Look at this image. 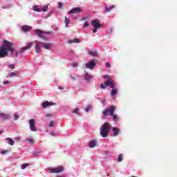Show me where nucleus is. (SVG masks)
Wrapping results in <instances>:
<instances>
[{"mask_svg": "<svg viewBox=\"0 0 177 177\" xmlns=\"http://www.w3.org/2000/svg\"><path fill=\"white\" fill-rule=\"evenodd\" d=\"M9 52L14 53L15 48H13V44L10 41L5 40L0 48V59L6 57Z\"/></svg>", "mask_w": 177, "mask_h": 177, "instance_id": "1", "label": "nucleus"}, {"mask_svg": "<svg viewBox=\"0 0 177 177\" xmlns=\"http://www.w3.org/2000/svg\"><path fill=\"white\" fill-rule=\"evenodd\" d=\"M110 129H111V125L109 122L104 123L100 128V135L102 138H107L110 133Z\"/></svg>", "mask_w": 177, "mask_h": 177, "instance_id": "2", "label": "nucleus"}, {"mask_svg": "<svg viewBox=\"0 0 177 177\" xmlns=\"http://www.w3.org/2000/svg\"><path fill=\"white\" fill-rule=\"evenodd\" d=\"M115 110V106H111L109 109H106L103 111L104 115H111V117H113V120L114 122H118V116L117 115H114V111Z\"/></svg>", "mask_w": 177, "mask_h": 177, "instance_id": "3", "label": "nucleus"}, {"mask_svg": "<svg viewBox=\"0 0 177 177\" xmlns=\"http://www.w3.org/2000/svg\"><path fill=\"white\" fill-rule=\"evenodd\" d=\"M47 171L50 172V174H60L64 171V166H57L55 168L48 167L47 168Z\"/></svg>", "mask_w": 177, "mask_h": 177, "instance_id": "4", "label": "nucleus"}, {"mask_svg": "<svg viewBox=\"0 0 177 177\" xmlns=\"http://www.w3.org/2000/svg\"><path fill=\"white\" fill-rule=\"evenodd\" d=\"M106 86H110L112 89H114L115 88V83L113 80H108L104 82V84H100L101 89H106Z\"/></svg>", "mask_w": 177, "mask_h": 177, "instance_id": "5", "label": "nucleus"}, {"mask_svg": "<svg viewBox=\"0 0 177 177\" xmlns=\"http://www.w3.org/2000/svg\"><path fill=\"white\" fill-rule=\"evenodd\" d=\"M91 26H93V32L94 34L97 32V30L102 27V24H100L97 20L92 21Z\"/></svg>", "mask_w": 177, "mask_h": 177, "instance_id": "6", "label": "nucleus"}, {"mask_svg": "<svg viewBox=\"0 0 177 177\" xmlns=\"http://www.w3.org/2000/svg\"><path fill=\"white\" fill-rule=\"evenodd\" d=\"M30 129L32 132H37V129L35 127V120L34 119H30L29 120Z\"/></svg>", "mask_w": 177, "mask_h": 177, "instance_id": "7", "label": "nucleus"}, {"mask_svg": "<svg viewBox=\"0 0 177 177\" xmlns=\"http://www.w3.org/2000/svg\"><path fill=\"white\" fill-rule=\"evenodd\" d=\"M50 106H56V103H55L53 102L46 101L42 103L41 109L44 110V109H46L47 107H50Z\"/></svg>", "mask_w": 177, "mask_h": 177, "instance_id": "8", "label": "nucleus"}, {"mask_svg": "<svg viewBox=\"0 0 177 177\" xmlns=\"http://www.w3.org/2000/svg\"><path fill=\"white\" fill-rule=\"evenodd\" d=\"M95 66H96L95 60H91L85 64L86 68H88L89 70H93V68H95Z\"/></svg>", "mask_w": 177, "mask_h": 177, "instance_id": "9", "label": "nucleus"}, {"mask_svg": "<svg viewBox=\"0 0 177 177\" xmlns=\"http://www.w3.org/2000/svg\"><path fill=\"white\" fill-rule=\"evenodd\" d=\"M0 118L1 120H10L12 117L10 113H0Z\"/></svg>", "mask_w": 177, "mask_h": 177, "instance_id": "10", "label": "nucleus"}, {"mask_svg": "<svg viewBox=\"0 0 177 177\" xmlns=\"http://www.w3.org/2000/svg\"><path fill=\"white\" fill-rule=\"evenodd\" d=\"M82 10L81 8H73L69 11V14L74 15L75 13H81Z\"/></svg>", "mask_w": 177, "mask_h": 177, "instance_id": "11", "label": "nucleus"}, {"mask_svg": "<svg viewBox=\"0 0 177 177\" xmlns=\"http://www.w3.org/2000/svg\"><path fill=\"white\" fill-rule=\"evenodd\" d=\"M35 32L39 38H44V35H45V32L39 29L35 30Z\"/></svg>", "mask_w": 177, "mask_h": 177, "instance_id": "12", "label": "nucleus"}, {"mask_svg": "<svg viewBox=\"0 0 177 177\" xmlns=\"http://www.w3.org/2000/svg\"><path fill=\"white\" fill-rule=\"evenodd\" d=\"M32 27L27 25H23L22 26H21V30H22L24 32H28V31H30V30H32Z\"/></svg>", "mask_w": 177, "mask_h": 177, "instance_id": "13", "label": "nucleus"}, {"mask_svg": "<svg viewBox=\"0 0 177 177\" xmlns=\"http://www.w3.org/2000/svg\"><path fill=\"white\" fill-rule=\"evenodd\" d=\"M31 46H32V43H28L27 46H26L25 47H23L20 51L19 53H23V52H24L25 50H28V49L31 48Z\"/></svg>", "mask_w": 177, "mask_h": 177, "instance_id": "14", "label": "nucleus"}, {"mask_svg": "<svg viewBox=\"0 0 177 177\" xmlns=\"http://www.w3.org/2000/svg\"><path fill=\"white\" fill-rule=\"evenodd\" d=\"M97 143V142L96 140H92L88 142V147H90V149H93V147H96Z\"/></svg>", "mask_w": 177, "mask_h": 177, "instance_id": "15", "label": "nucleus"}, {"mask_svg": "<svg viewBox=\"0 0 177 177\" xmlns=\"http://www.w3.org/2000/svg\"><path fill=\"white\" fill-rule=\"evenodd\" d=\"M112 132L113 133V136H118V135H120V129L115 127L112 128Z\"/></svg>", "mask_w": 177, "mask_h": 177, "instance_id": "16", "label": "nucleus"}, {"mask_svg": "<svg viewBox=\"0 0 177 177\" xmlns=\"http://www.w3.org/2000/svg\"><path fill=\"white\" fill-rule=\"evenodd\" d=\"M39 44H40V45L43 46L44 49H47V50L50 49V44H45V43H43L42 41H39Z\"/></svg>", "mask_w": 177, "mask_h": 177, "instance_id": "17", "label": "nucleus"}, {"mask_svg": "<svg viewBox=\"0 0 177 177\" xmlns=\"http://www.w3.org/2000/svg\"><path fill=\"white\" fill-rule=\"evenodd\" d=\"M117 93H118V88H113L111 91L110 95L111 97H113V99H114V96H115V95H117Z\"/></svg>", "mask_w": 177, "mask_h": 177, "instance_id": "18", "label": "nucleus"}, {"mask_svg": "<svg viewBox=\"0 0 177 177\" xmlns=\"http://www.w3.org/2000/svg\"><path fill=\"white\" fill-rule=\"evenodd\" d=\"M81 40L80 39H73L68 41V44H80Z\"/></svg>", "mask_w": 177, "mask_h": 177, "instance_id": "19", "label": "nucleus"}, {"mask_svg": "<svg viewBox=\"0 0 177 177\" xmlns=\"http://www.w3.org/2000/svg\"><path fill=\"white\" fill-rule=\"evenodd\" d=\"M5 140L8 142V144L10 145V146H13L15 145V141L10 138H6Z\"/></svg>", "mask_w": 177, "mask_h": 177, "instance_id": "20", "label": "nucleus"}, {"mask_svg": "<svg viewBox=\"0 0 177 177\" xmlns=\"http://www.w3.org/2000/svg\"><path fill=\"white\" fill-rule=\"evenodd\" d=\"M32 10L34 12H37V13H39V12H42V9L39 8L37 5H35V6H32Z\"/></svg>", "mask_w": 177, "mask_h": 177, "instance_id": "21", "label": "nucleus"}, {"mask_svg": "<svg viewBox=\"0 0 177 177\" xmlns=\"http://www.w3.org/2000/svg\"><path fill=\"white\" fill-rule=\"evenodd\" d=\"M113 9H115V6H105V10L106 12H111Z\"/></svg>", "mask_w": 177, "mask_h": 177, "instance_id": "22", "label": "nucleus"}, {"mask_svg": "<svg viewBox=\"0 0 177 177\" xmlns=\"http://www.w3.org/2000/svg\"><path fill=\"white\" fill-rule=\"evenodd\" d=\"M39 45H41V44L39 43L36 44V46H35L36 53H39V52H41V46H39Z\"/></svg>", "mask_w": 177, "mask_h": 177, "instance_id": "23", "label": "nucleus"}, {"mask_svg": "<svg viewBox=\"0 0 177 177\" xmlns=\"http://www.w3.org/2000/svg\"><path fill=\"white\" fill-rule=\"evenodd\" d=\"M84 78L86 80V81H89L91 78H92V75H89L88 73H86L84 75Z\"/></svg>", "mask_w": 177, "mask_h": 177, "instance_id": "24", "label": "nucleus"}, {"mask_svg": "<svg viewBox=\"0 0 177 177\" xmlns=\"http://www.w3.org/2000/svg\"><path fill=\"white\" fill-rule=\"evenodd\" d=\"M30 165H31L30 163H23L21 165V169H26V168H28Z\"/></svg>", "mask_w": 177, "mask_h": 177, "instance_id": "25", "label": "nucleus"}, {"mask_svg": "<svg viewBox=\"0 0 177 177\" xmlns=\"http://www.w3.org/2000/svg\"><path fill=\"white\" fill-rule=\"evenodd\" d=\"M88 53H89V55L93 56V57H96V55H97V53H96L95 50H89Z\"/></svg>", "mask_w": 177, "mask_h": 177, "instance_id": "26", "label": "nucleus"}, {"mask_svg": "<svg viewBox=\"0 0 177 177\" xmlns=\"http://www.w3.org/2000/svg\"><path fill=\"white\" fill-rule=\"evenodd\" d=\"M42 154V151H35L33 152L34 157H38V156H41Z\"/></svg>", "mask_w": 177, "mask_h": 177, "instance_id": "27", "label": "nucleus"}, {"mask_svg": "<svg viewBox=\"0 0 177 177\" xmlns=\"http://www.w3.org/2000/svg\"><path fill=\"white\" fill-rule=\"evenodd\" d=\"M73 114H79L80 113V108H75L73 110L71 111Z\"/></svg>", "mask_w": 177, "mask_h": 177, "instance_id": "28", "label": "nucleus"}, {"mask_svg": "<svg viewBox=\"0 0 177 177\" xmlns=\"http://www.w3.org/2000/svg\"><path fill=\"white\" fill-rule=\"evenodd\" d=\"M70 24V18L65 17V26L68 27V26Z\"/></svg>", "mask_w": 177, "mask_h": 177, "instance_id": "29", "label": "nucleus"}, {"mask_svg": "<svg viewBox=\"0 0 177 177\" xmlns=\"http://www.w3.org/2000/svg\"><path fill=\"white\" fill-rule=\"evenodd\" d=\"M26 141L28 142L30 144L34 143V138L32 137H28L26 138Z\"/></svg>", "mask_w": 177, "mask_h": 177, "instance_id": "30", "label": "nucleus"}, {"mask_svg": "<svg viewBox=\"0 0 177 177\" xmlns=\"http://www.w3.org/2000/svg\"><path fill=\"white\" fill-rule=\"evenodd\" d=\"M16 75H17V73H15V72H12L8 75V77H16Z\"/></svg>", "mask_w": 177, "mask_h": 177, "instance_id": "31", "label": "nucleus"}, {"mask_svg": "<svg viewBox=\"0 0 177 177\" xmlns=\"http://www.w3.org/2000/svg\"><path fill=\"white\" fill-rule=\"evenodd\" d=\"M54 125H55V122L51 120L48 124V127L49 128H53Z\"/></svg>", "mask_w": 177, "mask_h": 177, "instance_id": "32", "label": "nucleus"}, {"mask_svg": "<svg viewBox=\"0 0 177 177\" xmlns=\"http://www.w3.org/2000/svg\"><path fill=\"white\" fill-rule=\"evenodd\" d=\"M118 162H121L122 161V154H120L118 157Z\"/></svg>", "mask_w": 177, "mask_h": 177, "instance_id": "33", "label": "nucleus"}, {"mask_svg": "<svg viewBox=\"0 0 177 177\" xmlns=\"http://www.w3.org/2000/svg\"><path fill=\"white\" fill-rule=\"evenodd\" d=\"M86 27H89V23H88V21H85L83 26L84 28H86Z\"/></svg>", "mask_w": 177, "mask_h": 177, "instance_id": "34", "label": "nucleus"}, {"mask_svg": "<svg viewBox=\"0 0 177 177\" xmlns=\"http://www.w3.org/2000/svg\"><path fill=\"white\" fill-rule=\"evenodd\" d=\"M42 10L46 12L48 10V5L44 6Z\"/></svg>", "mask_w": 177, "mask_h": 177, "instance_id": "35", "label": "nucleus"}, {"mask_svg": "<svg viewBox=\"0 0 177 177\" xmlns=\"http://www.w3.org/2000/svg\"><path fill=\"white\" fill-rule=\"evenodd\" d=\"M14 118H15V121H17V120H19V115L17 113H15Z\"/></svg>", "mask_w": 177, "mask_h": 177, "instance_id": "36", "label": "nucleus"}, {"mask_svg": "<svg viewBox=\"0 0 177 177\" xmlns=\"http://www.w3.org/2000/svg\"><path fill=\"white\" fill-rule=\"evenodd\" d=\"M9 84H10V82H9L8 80L5 81V82H3V85H9Z\"/></svg>", "mask_w": 177, "mask_h": 177, "instance_id": "37", "label": "nucleus"}, {"mask_svg": "<svg viewBox=\"0 0 177 177\" xmlns=\"http://www.w3.org/2000/svg\"><path fill=\"white\" fill-rule=\"evenodd\" d=\"M14 139H15V142H20V140H21L20 137H15Z\"/></svg>", "mask_w": 177, "mask_h": 177, "instance_id": "38", "label": "nucleus"}, {"mask_svg": "<svg viewBox=\"0 0 177 177\" xmlns=\"http://www.w3.org/2000/svg\"><path fill=\"white\" fill-rule=\"evenodd\" d=\"M6 153H9L8 150H4L1 151V154H6Z\"/></svg>", "mask_w": 177, "mask_h": 177, "instance_id": "39", "label": "nucleus"}, {"mask_svg": "<svg viewBox=\"0 0 177 177\" xmlns=\"http://www.w3.org/2000/svg\"><path fill=\"white\" fill-rule=\"evenodd\" d=\"M105 66L107 67L108 68H110V67H111V65L110 64V63L106 62L105 64Z\"/></svg>", "mask_w": 177, "mask_h": 177, "instance_id": "40", "label": "nucleus"}, {"mask_svg": "<svg viewBox=\"0 0 177 177\" xmlns=\"http://www.w3.org/2000/svg\"><path fill=\"white\" fill-rule=\"evenodd\" d=\"M89 110H91V106H87V107L85 109V112H86V113H88V112H89Z\"/></svg>", "mask_w": 177, "mask_h": 177, "instance_id": "41", "label": "nucleus"}, {"mask_svg": "<svg viewBox=\"0 0 177 177\" xmlns=\"http://www.w3.org/2000/svg\"><path fill=\"white\" fill-rule=\"evenodd\" d=\"M62 7H63V3H58L59 9H62Z\"/></svg>", "mask_w": 177, "mask_h": 177, "instance_id": "42", "label": "nucleus"}, {"mask_svg": "<svg viewBox=\"0 0 177 177\" xmlns=\"http://www.w3.org/2000/svg\"><path fill=\"white\" fill-rule=\"evenodd\" d=\"M8 67H9V68L13 69V68H15V64H11L9 65Z\"/></svg>", "mask_w": 177, "mask_h": 177, "instance_id": "43", "label": "nucleus"}, {"mask_svg": "<svg viewBox=\"0 0 177 177\" xmlns=\"http://www.w3.org/2000/svg\"><path fill=\"white\" fill-rule=\"evenodd\" d=\"M51 136H57V134L55 131L50 133Z\"/></svg>", "mask_w": 177, "mask_h": 177, "instance_id": "44", "label": "nucleus"}, {"mask_svg": "<svg viewBox=\"0 0 177 177\" xmlns=\"http://www.w3.org/2000/svg\"><path fill=\"white\" fill-rule=\"evenodd\" d=\"M70 78H71V80H73V81L75 80V76H74L73 75H70Z\"/></svg>", "mask_w": 177, "mask_h": 177, "instance_id": "45", "label": "nucleus"}, {"mask_svg": "<svg viewBox=\"0 0 177 177\" xmlns=\"http://www.w3.org/2000/svg\"><path fill=\"white\" fill-rule=\"evenodd\" d=\"M82 21H86V20H88V17H83V18H82Z\"/></svg>", "mask_w": 177, "mask_h": 177, "instance_id": "46", "label": "nucleus"}, {"mask_svg": "<svg viewBox=\"0 0 177 177\" xmlns=\"http://www.w3.org/2000/svg\"><path fill=\"white\" fill-rule=\"evenodd\" d=\"M19 57V52H16L15 53V57Z\"/></svg>", "mask_w": 177, "mask_h": 177, "instance_id": "47", "label": "nucleus"}, {"mask_svg": "<svg viewBox=\"0 0 177 177\" xmlns=\"http://www.w3.org/2000/svg\"><path fill=\"white\" fill-rule=\"evenodd\" d=\"M45 34H48V35H50V34H52V32H45Z\"/></svg>", "mask_w": 177, "mask_h": 177, "instance_id": "48", "label": "nucleus"}, {"mask_svg": "<svg viewBox=\"0 0 177 177\" xmlns=\"http://www.w3.org/2000/svg\"><path fill=\"white\" fill-rule=\"evenodd\" d=\"M58 89H59V90H63V89H64V88H63V87H62V86H59V87H58Z\"/></svg>", "mask_w": 177, "mask_h": 177, "instance_id": "49", "label": "nucleus"}, {"mask_svg": "<svg viewBox=\"0 0 177 177\" xmlns=\"http://www.w3.org/2000/svg\"><path fill=\"white\" fill-rule=\"evenodd\" d=\"M46 117H52V115L51 114H46Z\"/></svg>", "mask_w": 177, "mask_h": 177, "instance_id": "50", "label": "nucleus"}, {"mask_svg": "<svg viewBox=\"0 0 177 177\" xmlns=\"http://www.w3.org/2000/svg\"><path fill=\"white\" fill-rule=\"evenodd\" d=\"M59 30V28L56 27L54 28V31H57Z\"/></svg>", "mask_w": 177, "mask_h": 177, "instance_id": "51", "label": "nucleus"}, {"mask_svg": "<svg viewBox=\"0 0 177 177\" xmlns=\"http://www.w3.org/2000/svg\"><path fill=\"white\" fill-rule=\"evenodd\" d=\"M107 77H109V75H104L103 78H107Z\"/></svg>", "mask_w": 177, "mask_h": 177, "instance_id": "52", "label": "nucleus"}, {"mask_svg": "<svg viewBox=\"0 0 177 177\" xmlns=\"http://www.w3.org/2000/svg\"><path fill=\"white\" fill-rule=\"evenodd\" d=\"M1 132L0 131V135H1Z\"/></svg>", "mask_w": 177, "mask_h": 177, "instance_id": "53", "label": "nucleus"}]
</instances>
